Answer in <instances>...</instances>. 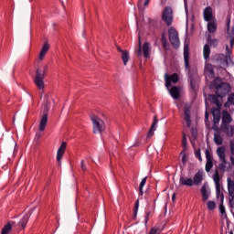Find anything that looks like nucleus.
<instances>
[{
	"label": "nucleus",
	"mask_w": 234,
	"mask_h": 234,
	"mask_svg": "<svg viewBox=\"0 0 234 234\" xmlns=\"http://www.w3.org/2000/svg\"><path fill=\"white\" fill-rule=\"evenodd\" d=\"M210 89H215V92L217 96L222 100V98H226L229 91L231 90V86L228 82L222 81V79L217 78L214 80L209 86Z\"/></svg>",
	"instance_id": "1"
},
{
	"label": "nucleus",
	"mask_w": 234,
	"mask_h": 234,
	"mask_svg": "<svg viewBox=\"0 0 234 234\" xmlns=\"http://www.w3.org/2000/svg\"><path fill=\"white\" fill-rule=\"evenodd\" d=\"M184 61H185V68L188 70L190 87L192 90H195V81L198 76L197 73V68H190L189 66V46L185 45L184 47Z\"/></svg>",
	"instance_id": "2"
},
{
	"label": "nucleus",
	"mask_w": 234,
	"mask_h": 234,
	"mask_svg": "<svg viewBox=\"0 0 234 234\" xmlns=\"http://www.w3.org/2000/svg\"><path fill=\"white\" fill-rule=\"evenodd\" d=\"M90 120L93 125V133L95 134L98 133L101 134V133L105 131V122H103V120H101V118L94 114L90 115Z\"/></svg>",
	"instance_id": "3"
},
{
	"label": "nucleus",
	"mask_w": 234,
	"mask_h": 234,
	"mask_svg": "<svg viewBox=\"0 0 234 234\" xmlns=\"http://www.w3.org/2000/svg\"><path fill=\"white\" fill-rule=\"evenodd\" d=\"M47 70H48V66H45L43 71L39 70V69H37L36 71L34 83L40 90H43V89H45V82L43 81V80H45V72H47Z\"/></svg>",
	"instance_id": "4"
},
{
	"label": "nucleus",
	"mask_w": 234,
	"mask_h": 234,
	"mask_svg": "<svg viewBox=\"0 0 234 234\" xmlns=\"http://www.w3.org/2000/svg\"><path fill=\"white\" fill-rule=\"evenodd\" d=\"M50 111V102L46 101L44 104L43 115L40 119L39 131H45L47 123L48 122V112Z\"/></svg>",
	"instance_id": "5"
},
{
	"label": "nucleus",
	"mask_w": 234,
	"mask_h": 234,
	"mask_svg": "<svg viewBox=\"0 0 234 234\" xmlns=\"http://www.w3.org/2000/svg\"><path fill=\"white\" fill-rule=\"evenodd\" d=\"M168 37L174 48H178L180 47V38L178 37V31H176V29L170 27L168 30Z\"/></svg>",
	"instance_id": "6"
},
{
	"label": "nucleus",
	"mask_w": 234,
	"mask_h": 234,
	"mask_svg": "<svg viewBox=\"0 0 234 234\" xmlns=\"http://www.w3.org/2000/svg\"><path fill=\"white\" fill-rule=\"evenodd\" d=\"M162 19L166 23L167 27H171V25H173V9H171V7H165L162 13Z\"/></svg>",
	"instance_id": "7"
},
{
	"label": "nucleus",
	"mask_w": 234,
	"mask_h": 234,
	"mask_svg": "<svg viewBox=\"0 0 234 234\" xmlns=\"http://www.w3.org/2000/svg\"><path fill=\"white\" fill-rule=\"evenodd\" d=\"M213 180L215 182L216 186V195L217 197H220V200H222V193H220V174L218 173V170H215V174L213 176Z\"/></svg>",
	"instance_id": "8"
},
{
	"label": "nucleus",
	"mask_w": 234,
	"mask_h": 234,
	"mask_svg": "<svg viewBox=\"0 0 234 234\" xmlns=\"http://www.w3.org/2000/svg\"><path fill=\"white\" fill-rule=\"evenodd\" d=\"M35 209L36 207L32 208L31 210H29L28 213L24 215V217L18 222V228H21L22 229H25V228H27V224H28V220L30 219V217L32 216V213H34Z\"/></svg>",
	"instance_id": "9"
},
{
	"label": "nucleus",
	"mask_w": 234,
	"mask_h": 234,
	"mask_svg": "<svg viewBox=\"0 0 234 234\" xmlns=\"http://www.w3.org/2000/svg\"><path fill=\"white\" fill-rule=\"evenodd\" d=\"M205 154L207 158L205 171L207 173H210L211 169H213V156H211V153L207 149L205 151Z\"/></svg>",
	"instance_id": "10"
},
{
	"label": "nucleus",
	"mask_w": 234,
	"mask_h": 234,
	"mask_svg": "<svg viewBox=\"0 0 234 234\" xmlns=\"http://www.w3.org/2000/svg\"><path fill=\"white\" fill-rule=\"evenodd\" d=\"M224 59H226V55L216 54L211 58V63L216 65V67H220V65H224Z\"/></svg>",
	"instance_id": "11"
},
{
	"label": "nucleus",
	"mask_w": 234,
	"mask_h": 234,
	"mask_svg": "<svg viewBox=\"0 0 234 234\" xmlns=\"http://www.w3.org/2000/svg\"><path fill=\"white\" fill-rule=\"evenodd\" d=\"M67 149V143L63 142L57 152V161L58 165H61V158H63V154H65V151Z\"/></svg>",
	"instance_id": "12"
},
{
	"label": "nucleus",
	"mask_w": 234,
	"mask_h": 234,
	"mask_svg": "<svg viewBox=\"0 0 234 234\" xmlns=\"http://www.w3.org/2000/svg\"><path fill=\"white\" fill-rule=\"evenodd\" d=\"M231 25V15L227 16V37H234V26Z\"/></svg>",
	"instance_id": "13"
},
{
	"label": "nucleus",
	"mask_w": 234,
	"mask_h": 234,
	"mask_svg": "<svg viewBox=\"0 0 234 234\" xmlns=\"http://www.w3.org/2000/svg\"><path fill=\"white\" fill-rule=\"evenodd\" d=\"M184 118L186 127L189 129V127H191V110L187 106L184 108Z\"/></svg>",
	"instance_id": "14"
},
{
	"label": "nucleus",
	"mask_w": 234,
	"mask_h": 234,
	"mask_svg": "<svg viewBox=\"0 0 234 234\" xmlns=\"http://www.w3.org/2000/svg\"><path fill=\"white\" fill-rule=\"evenodd\" d=\"M208 101H210L214 105H217L218 109H220L222 107V102H220V97L217 94H209Z\"/></svg>",
	"instance_id": "15"
},
{
	"label": "nucleus",
	"mask_w": 234,
	"mask_h": 234,
	"mask_svg": "<svg viewBox=\"0 0 234 234\" xmlns=\"http://www.w3.org/2000/svg\"><path fill=\"white\" fill-rule=\"evenodd\" d=\"M203 16L206 21H213V8L211 6L206 7L203 11Z\"/></svg>",
	"instance_id": "16"
},
{
	"label": "nucleus",
	"mask_w": 234,
	"mask_h": 234,
	"mask_svg": "<svg viewBox=\"0 0 234 234\" xmlns=\"http://www.w3.org/2000/svg\"><path fill=\"white\" fill-rule=\"evenodd\" d=\"M179 184L181 186H186L187 187H193V178L191 177H184V176H180L179 178Z\"/></svg>",
	"instance_id": "17"
},
{
	"label": "nucleus",
	"mask_w": 234,
	"mask_h": 234,
	"mask_svg": "<svg viewBox=\"0 0 234 234\" xmlns=\"http://www.w3.org/2000/svg\"><path fill=\"white\" fill-rule=\"evenodd\" d=\"M48 50H50V45L48 44V42H45L39 53L38 58L40 60H43L45 56H47V52H48Z\"/></svg>",
	"instance_id": "18"
},
{
	"label": "nucleus",
	"mask_w": 234,
	"mask_h": 234,
	"mask_svg": "<svg viewBox=\"0 0 234 234\" xmlns=\"http://www.w3.org/2000/svg\"><path fill=\"white\" fill-rule=\"evenodd\" d=\"M156 123H158V118L154 116L152 126L147 133V138H152L154 136V131H156Z\"/></svg>",
	"instance_id": "19"
},
{
	"label": "nucleus",
	"mask_w": 234,
	"mask_h": 234,
	"mask_svg": "<svg viewBox=\"0 0 234 234\" xmlns=\"http://www.w3.org/2000/svg\"><path fill=\"white\" fill-rule=\"evenodd\" d=\"M207 42L213 48H217V47H218L219 40L218 38H213L211 35H207Z\"/></svg>",
	"instance_id": "20"
},
{
	"label": "nucleus",
	"mask_w": 234,
	"mask_h": 234,
	"mask_svg": "<svg viewBox=\"0 0 234 234\" xmlns=\"http://www.w3.org/2000/svg\"><path fill=\"white\" fill-rule=\"evenodd\" d=\"M170 95L174 100H178L180 98V88L173 86L170 90Z\"/></svg>",
	"instance_id": "21"
},
{
	"label": "nucleus",
	"mask_w": 234,
	"mask_h": 234,
	"mask_svg": "<svg viewBox=\"0 0 234 234\" xmlns=\"http://www.w3.org/2000/svg\"><path fill=\"white\" fill-rule=\"evenodd\" d=\"M192 180L193 186H200L202 184V180H204V177L200 172H197Z\"/></svg>",
	"instance_id": "22"
},
{
	"label": "nucleus",
	"mask_w": 234,
	"mask_h": 234,
	"mask_svg": "<svg viewBox=\"0 0 234 234\" xmlns=\"http://www.w3.org/2000/svg\"><path fill=\"white\" fill-rule=\"evenodd\" d=\"M227 182H228L229 195V197H231V198H234V181L231 180L230 178H228Z\"/></svg>",
	"instance_id": "23"
},
{
	"label": "nucleus",
	"mask_w": 234,
	"mask_h": 234,
	"mask_svg": "<svg viewBox=\"0 0 234 234\" xmlns=\"http://www.w3.org/2000/svg\"><path fill=\"white\" fill-rule=\"evenodd\" d=\"M210 55H211V48H209V44H206L203 48L204 59H209Z\"/></svg>",
	"instance_id": "24"
},
{
	"label": "nucleus",
	"mask_w": 234,
	"mask_h": 234,
	"mask_svg": "<svg viewBox=\"0 0 234 234\" xmlns=\"http://www.w3.org/2000/svg\"><path fill=\"white\" fill-rule=\"evenodd\" d=\"M217 154L220 162H226V152L224 151V148L222 147L218 148Z\"/></svg>",
	"instance_id": "25"
},
{
	"label": "nucleus",
	"mask_w": 234,
	"mask_h": 234,
	"mask_svg": "<svg viewBox=\"0 0 234 234\" xmlns=\"http://www.w3.org/2000/svg\"><path fill=\"white\" fill-rule=\"evenodd\" d=\"M222 122H223V123H226V125H228V123H231L232 119H231V115L229 114V112H223Z\"/></svg>",
	"instance_id": "26"
},
{
	"label": "nucleus",
	"mask_w": 234,
	"mask_h": 234,
	"mask_svg": "<svg viewBox=\"0 0 234 234\" xmlns=\"http://www.w3.org/2000/svg\"><path fill=\"white\" fill-rule=\"evenodd\" d=\"M212 116H213L214 124L217 125V123H219L220 112L217 110H212Z\"/></svg>",
	"instance_id": "27"
},
{
	"label": "nucleus",
	"mask_w": 234,
	"mask_h": 234,
	"mask_svg": "<svg viewBox=\"0 0 234 234\" xmlns=\"http://www.w3.org/2000/svg\"><path fill=\"white\" fill-rule=\"evenodd\" d=\"M201 195L204 202L209 198V194H207V186H206V185H203L201 187Z\"/></svg>",
	"instance_id": "28"
},
{
	"label": "nucleus",
	"mask_w": 234,
	"mask_h": 234,
	"mask_svg": "<svg viewBox=\"0 0 234 234\" xmlns=\"http://www.w3.org/2000/svg\"><path fill=\"white\" fill-rule=\"evenodd\" d=\"M201 195L204 202L209 198V194H207V186H206V185H203L201 187Z\"/></svg>",
	"instance_id": "29"
},
{
	"label": "nucleus",
	"mask_w": 234,
	"mask_h": 234,
	"mask_svg": "<svg viewBox=\"0 0 234 234\" xmlns=\"http://www.w3.org/2000/svg\"><path fill=\"white\" fill-rule=\"evenodd\" d=\"M207 30L209 34H215L217 32V23L216 22H208Z\"/></svg>",
	"instance_id": "30"
},
{
	"label": "nucleus",
	"mask_w": 234,
	"mask_h": 234,
	"mask_svg": "<svg viewBox=\"0 0 234 234\" xmlns=\"http://www.w3.org/2000/svg\"><path fill=\"white\" fill-rule=\"evenodd\" d=\"M150 50H151V48H149V43L144 42V45H143V53H144V58H149Z\"/></svg>",
	"instance_id": "31"
},
{
	"label": "nucleus",
	"mask_w": 234,
	"mask_h": 234,
	"mask_svg": "<svg viewBox=\"0 0 234 234\" xmlns=\"http://www.w3.org/2000/svg\"><path fill=\"white\" fill-rule=\"evenodd\" d=\"M224 133H227L228 136L231 138L234 134V129L233 126H229L228 124H225L223 127Z\"/></svg>",
	"instance_id": "32"
},
{
	"label": "nucleus",
	"mask_w": 234,
	"mask_h": 234,
	"mask_svg": "<svg viewBox=\"0 0 234 234\" xmlns=\"http://www.w3.org/2000/svg\"><path fill=\"white\" fill-rule=\"evenodd\" d=\"M224 63H226L227 67H234L233 59H231V55H225Z\"/></svg>",
	"instance_id": "33"
},
{
	"label": "nucleus",
	"mask_w": 234,
	"mask_h": 234,
	"mask_svg": "<svg viewBox=\"0 0 234 234\" xmlns=\"http://www.w3.org/2000/svg\"><path fill=\"white\" fill-rule=\"evenodd\" d=\"M122 59L123 65H127V63L129 62V51L127 50L122 51Z\"/></svg>",
	"instance_id": "34"
},
{
	"label": "nucleus",
	"mask_w": 234,
	"mask_h": 234,
	"mask_svg": "<svg viewBox=\"0 0 234 234\" xmlns=\"http://www.w3.org/2000/svg\"><path fill=\"white\" fill-rule=\"evenodd\" d=\"M219 213L226 215V207H224V194H221V201L219 205Z\"/></svg>",
	"instance_id": "35"
},
{
	"label": "nucleus",
	"mask_w": 234,
	"mask_h": 234,
	"mask_svg": "<svg viewBox=\"0 0 234 234\" xmlns=\"http://www.w3.org/2000/svg\"><path fill=\"white\" fill-rule=\"evenodd\" d=\"M147 184V176L142 179L140 186H139V194L144 195V186Z\"/></svg>",
	"instance_id": "36"
},
{
	"label": "nucleus",
	"mask_w": 234,
	"mask_h": 234,
	"mask_svg": "<svg viewBox=\"0 0 234 234\" xmlns=\"http://www.w3.org/2000/svg\"><path fill=\"white\" fill-rule=\"evenodd\" d=\"M182 135L183 151H187V137L186 136V133H183Z\"/></svg>",
	"instance_id": "37"
},
{
	"label": "nucleus",
	"mask_w": 234,
	"mask_h": 234,
	"mask_svg": "<svg viewBox=\"0 0 234 234\" xmlns=\"http://www.w3.org/2000/svg\"><path fill=\"white\" fill-rule=\"evenodd\" d=\"M140 207V199H137L133 207V218H136L138 216V208Z\"/></svg>",
	"instance_id": "38"
},
{
	"label": "nucleus",
	"mask_w": 234,
	"mask_h": 234,
	"mask_svg": "<svg viewBox=\"0 0 234 234\" xmlns=\"http://www.w3.org/2000/svg\"><path fill=\"white\" fill-rule=\"evenodd\" d=\"M230 105H234V93L229 96L228 101L224 104L225 107H229Z\"/></svg>",
	"instance_id": "39"
},
{
	"label": "nucleus",
	"mask_w": 234,
	"mask_h": 234,
	"mask_svg": "<svg viewBox=\"0 0 234 234\" xmlns=\"http://www.w3.org/2000/svg\"><path fill=\"white\" fill-rule=\"evenodd\" d=\"M12 229V225L7 223L3 229L1 234H8Z\"/></svg>",
	"instance_id": "40"
},
{
	"label": "nucleus",
	"mask_w": 234,
	"mask_h": 234,
	"mask_svg": "<svg viewBox=\"0 0 234 234\" xmlns=\"http://www.w3.org/2000/svg\"><path fill=\"white\" fill-rule=\"evenodd\" d=\"M207 207L209 211H213L217 207V203H215V201H208L207 203Z\"/></svg>",
	"instance_id": "41"
},
{
	"label": "nucleus",
	"mask_w": 234,
	"mask_h": 234,
	"mask_svg": "<svg viewBox=\"0 0 234 234\" xmlns=\"http://www.w3.org/2000/svg\"><path fill=\"white\" fill-rule=\"evenodd\" d=\"M165 87L166 89H169L171 87V76H169L167 73L165 75Z\"/></svg>",
	"instance_id": "42"
},
{
	"label": "nucleus",
	"mask_w": 234,
	"mask_h": 234,
	"mask_svg": "<svg viewBox=\"0 0 234 234\" xmlns=\"http://www.w3.org/2000/svg\"><path fill=\"white\" fill-rule=\"evenodd\" d=\"M214 142L217 144V145H222V137L219 134H215Z\"/></svg>",
	"instance_id": "43"
},
{
	"label": "nucleus",
	"mask_w": 234,
	"mask_h": 234,
	"mask_svg": "<svg viewBox=\"0 0 234 234\" xmlns=\"http://www.w3.org/2000/svg\"><path fill=\"white\" fill-rule=\"evenodd\" d=\"M162 233V229H160V228L158 227H154L150 229L148 234H160Z\"/></svg>",
	"instance_id": "44"
},
{
	"label": "nucleus",
	"mask_w": 234,
	"mask_h": 234,
	"mask_svg": "<svg viewBox=\"0 0 234 234\" xmlns=\"http://www.w3.org/2000/svg\"><path fill=\"white\" fill-rule=\"evenodd\" d=\"M161 41H162L164 48H167L168 43H167V38L165 37V33H162Z\"/></svg>",
	"instance_id": "45"
},
{
	"label": "nucleus",
	"mask_w": 234,
	"mask_h": 234,
	"mask_svg": "<svg viewBox=\"0 0 234 234\" xmlns=\"http://www.w3.org/2000/svg\"><path fill=\"white\" fill-rule=\"evenodd\" d=\"M191 135L194 141L197 140L198 137V130H197V128H191Z\"/></svg>",
	"instance_id": "46"
},
{
	"label": "nucleus",
	"mask_w": 234,
	"mask_h": 234,
	"mask_svg": "<svg viewBox=\"0 0 234 234\" xmlns=\"http://www.w3.org/2000/svg\"><path fill=\"white\" fill-rule=\"evenodd\" d=\"M228 164V161L225 159V162H221V164L218 165V169H219V171H226V165Z\"/></svg>",
	"instance_id": "47"
},
{
	"label": "nucleus",
	"mask_w": 234,
	"mask_h": 234,
	"mask_svg": "<svg viewBox=\"0 0 234 234\" xmlns=\"http://www.w3.org/2000/svg\"><path fill=\"white\" fill-rule=\"evenodd\" d=\"M181 156H182V164L183 165H186L187 164V155L186 154V151L181 152Z\"/></svg>",
	"instance_id": "48"
},
{
	"label": "nucleus",
	"mask_w": 234,
	"mask_h": 234,
	"mask_svg": "<svg viewBox=\"0 0 234 234\" xmlns=\"http://www.w3.org/2000/svg\"><path fill=\"white\" fill-rule=\"evenodd\" d=\"M180 79L178 78V74L174 73L172 76H170V80L173 81V83H178V80Z\"/></svg>",
	"instance_id": "49"
},
{
	"label": "nucleus",
	"mask_w": 234,
	"mask_h": 234,
	"mask_svg": "<svg viewBox=\"0 0 234 234\" xmlns=\"http://www.w3.org/2000/svg\"><path fill=\"white\" fill-rule=\"evenodd\" d=\"M195 156L197 159L199 160V162H202V154L200 152V148H198L197 150L195 151Z\"/></svg>",
	"instance_id": "50"
},
{
	"label": "nucleus",
	"mask_w": 234,
	"mask_h": 234,
	"mask_svg": "<svg viewBox=\"0 0 234 234\" xmlns=\"http://www.w3.org/2000/svg\"><path fill=\"white\" fill-rule=\"evenodd\" d=\"M136 55L140 58V56H142V40H140V37H139V48L136 51Z\"/></svg>",
	"instance_id": "51"
},
{
	"label": "nucleus",
	"mask_w": 234,
	"mask_h": 234,
	"mask_svg": "<svg viewBox=\"0 0 234 234\" xmlns=\"http://www.w3.org/2000/svg\"><path fill=\"white\" fill-rule=\"evenodd\" d=\"M206 71L210 78H213L215 76V71L211 68H207Z\"/></svg>",
	"instance_id": "52"
},
{
	"label": "nucleus",
	"mask_w": 234,
	"mask_h": 234,
	"mask_svg": "<svg viewBox=\"0 0 234 234\" xmlns=\"http://www.w3.org/2000/svg\"><path fill=\"white\" fill-rule=\"evenodd\" d=\"M229 145H230V154H232V156H234V140H231L229 142Z\"/></svg>",
	"instance_id": "53"
},
{
	"label": "nucleus",
	"mask_w": 234,
	"mask_h": 234,
	"mask_svg": "<svg viewBox=\"0 0 234 234\" xmlns=\"http://www.w3.org/2000/svg\"><path fill=\"white\" fill-rule=\"evenodd\" d=\"M80 167H81V171L83 173H85V171H87V165H85V161L84 160H81L80 162Z\"/></svg>",
	"instance_id": "54"
},
{
	"label": "nucleus",
	"mask_w": 234,
	"mask_h": 234,
	"mask_svg": "<svg viewBox=\"0 0 234 234\" xmlns=\"http://www.w3.org/2000/svg\"><path fill=\"white\" fill-rule=\"evenodd\" d=\"M227 39H229L230 48H233V46H234V37H227Z\"/></svg>",
	"instance_id": "55"
},
{
	"label": "nucleus",
	"mask_w": 234,
	"mask_h": 234,
	"mask_svg": "<svg viewBox=\"0 0 234 234\" xmlns=\"http://www.w3.org/2000/svg\"><path fill=\"white\" fill-rule=\"evenodd\" d=\"M226 52H227L226 56H230L231 50H229V46H226Z\"/></svg>",
	"instance_id": "56"
},
{
	"label": "nucleus",
	"mask_w": 234,
	"mask_h": 234,
	"mask_svg": "<svg viewBox=\"0 0 234 234\" xmlns=\"http://www.w3.org/2000/svg\"><path fill=\"white\" fill-rule=\"evenodd\" d=\"M209 120V113L207 112H205V121L207 122Z\"/></svg>",
	"instance_id": "57"
},
{
	"label": "nucleus",
	"mask_w": 234,
	"mask_h": 234,
	"mask_svg": "<svg viewBox=\"0 0 234 234\" xmlns=\"http://www.w3.org/2000/svg\"><path fill=\"white\" fill-rule=\"evenodd\" d=\"M149 1L151 0H145L144 3V6H149Z\"/></svg>",
	"instance_id": "58"
},
{
	"label": "nucleus",
	"mask_w": 234,
	"mask_h": 234,
	"mask_svg": "<svg viewBox=\"0 0 234 234\" xmlns=\"http://www.w3.org/2000/svg\"><path fill=\"white\" fill-rule=\"evenodd\" d=\"M230 162H231V165H234V157L230 156Z\"/></svg>",
	"instance_id": "59"
},
{
	"label": "nucleus",
	"mask_w": 234,
	"mask_h": 234,
	"mask_svg": "<svg viewBox=\"0 0 234 234\" xmlns=\"http://www.w3.org/2000/svg\"><path fill=\"white\" fill-rule=\"evenodd\" d=\"M117 50H118V52H125V50H122V48H120V47H117Z\"/></svg>",
	"instance_id": "60"
},
{
	"label": "nucleus",
	"mask_w": 234,
	"mask_h": 234,
	"mask_svg": "<svg viewBox=\"0 0 234 234\" xmlns=\"http://www.w3.org/2000/svg\"><path fill=\"white\" fill-rule=\"evenodd\" d=\"M229 204H233V206H234V197H231V198L229 199Z\"/></svg>",
	"instance_id": "61"
},
{
	"label": "nucleus",
	"mask_w": 234,
	"mask_h": 234,
	"mask_svg": "<svg viewBox=\"0 0 234 234\" xmlns=\"http://www.w3.org/2000/svg\"><path fill=\"white\" fill-rule=\"evenodd\" d=\"M145 220H146V222H147V220H149V212L145 216Z\"/></svg>",
	"instance_id": "62"
},
{
	"label": "nucleus",
	"mask_w": 234,
	"mask_h": 234,
	"mask_svg": "<svg viewBox=\"0 0 234 234\" xmlns=\"http://www.w3.org/2000/svg\"><path fill=\"white\" fill-rule=\"evenodd\" d=\"M176 198V194H173V196H172V200L175 201Z\"/></svg>",
	"instance_id": "63"
},
{
	"label": "nucleus",
	"mask_w": 234,
	"mask_h": 234,
	"mask_svg": "<svg viewBox=\"0 0 234 234\" xmlns=\"http://www.w3.org/2000/svg\"><path fill=\"white\" fill-rule=\"evenodd\" d=\"M144 0H139V3H138V6L140 7V5H141V4H142V2H143Z\"/></svg>",
	"instance_id": "64"
}]
</instances>
